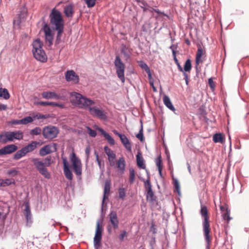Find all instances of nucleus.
Instances as JSON below:
<instances>
[{"label":"nucleus","mask_w":249,"mask_h":249,"mask_svg":"<svg viewBox=\"0 0 249 249\" xmlns=\"http://www.w3.org/2000/svg\"><path fill=\"white\" fill-rule=\"evenodd\" d=\"M50 24L47 23L44 17L42 18L43 27L42 30L44 33L45 42L49 47L53 44L54 32H56L55 45H58L62 40V36L64 31L65 22L62 13L55 8H53L49 15Z\"/></svg>","instance_id":"1"},{"label":"nucleus","mask_w":249,"mask_h":249,"mask_svg":"<svg viewBox=\"0 0 249 249\" xmlns=\"http://www.w3.org/2000/svg\"><path fill=\"white\" fill-rule=\"evenodd\" d=\"M70 97L72 105L80 108L88 109L93 116H96L101 120H107V116L103 110L96 107H91L95 103L94 100L75 91L70 93Z\"/></svg>","instance_id":"2"},{"label":"nucleus","mask_w":249,"mask_h":249,"mask_svg":"<svg viewBox=\"0 0 249 249\" xmlns=\"http://www.w3.org/2000/svg\"><path fill=\"white\" fill-rule=\"evenodd\" d=\"M109 195L104 194L103 195L102 206L101 208L100 217L97 221L95 233L93 238V244L95 249H99L102 246V239L104 231L103 222L104 221L105 214L104 213V207H107L105 203L106 200L108 198Z\"/></svg>","instance_id":"3"},{"label":"nucleus","mask_w":249,"mask_h":249,"mask_svg":"<svg viewBox=\"0 0 249 249\" xmlns=\"http://www.w3.org/2000/svg\"><path fill=\"white\" fill-rule=\"evenodd\" d=\"M200 213L203 217L202 228L203 233L205 241L206 243V249H210L212 242V237L210 235L211 228L208 211L206 206L201 205Z\"/></svg>","instance_id":"4"},{"label":"nucleus","mask_w":249,"mask_h":249,"mask_svg":"<svg viewBox=\"0 0 249 249\" xmlns=\"http://www.w3.org/2000/svg\"><path fill=\"white\" fill-rule=\"evenodd\" d=\"M32 53L34 57L41 62H46L47 61V56L42 49L43 43L39 38L35 39L33 43Z\"/></svg>","instance_id":"5"},{"label":"nucleus","mask_w":249,"mask_h":249,"mask_svg":"<svg viewBox=\"0 0 249 249\" xmlns=\"http://www.w3.org/2000/svg\"><path fill=\"white\" fill-rule=\"evenodd\" d=\"M114 63L118 77L122 83H124L125 81L124 71L125 66L119 55H116Z\"/></svg>","instance_id":"6"},{"label":"nucleus","mask_w":249,"mask_h":249,"mask_svg":"<svg viewBox=\"0 0 249 249\" xmlns=\"http://www.w3.org/2000/svg\"><path fill=\"white\" fill-rule=\"evenodd\" d=\"M70 161L71 163L74 173L77 176H80L82 173V165L80 159L77 156L74 152H72L70 156Z\"/></svg>","instance_id":"7"},{"label":"nucleus","mask_w":249,"mask_h":249,"mask_svg":"<svg viewBox=\"0 0 249 249\" xmlns=\"http://www.w3.org/2000/svg\"><path fill=\"white\" fill-rule=\"evenodd\" d=\"M35 168L45 178L49 179L51 175L47 169L45 167L43 161L39 160L38 158H33L32 160Z\"/></svg>","instance_id":"8"},{"label":"nucleus","mask_w":249,"mask_h":249,"mask_svg":"<svg viewBox=\"0 0 249 249\" xmlns=\"http://www.w3.org/2000/svg\"><path fill=\"white\" fill-rule=\"evenodd\" d=\"M58 133L59 129L55 126H46L42 130V135L45 139H54L57 136Z\"/></svg>","instance_id":"9"},{"label":"nucleus","mask_w":249,"mask_h":249,"mask_svg":"<svg viewBox=\"0 0 249 249\" xmlns=\"http://www.w3.org/2000/svg\"><path fill=\"white\" fill-rule=\"evenodd\" d=\"M62 164L63 172L66 178L71 180L73 178L71 165L69 163L66 157L62 158Z\"/></svg>","instance_id":"10"},{"label":"nucleus","mask_w":249,"mask_h":249,"mask_svg":"<svg viewBox=\"0 0 249 249\" xmlns=\"http://www.w3.org/2000/svg\"><path fill=\"white\" fill-rule=\"evenodd\" d=\"M23 132L21 130L7 131L6 139L9 142H13L15 140L20 141L23 139Z\"/></svg>","instance_id":"11"},{"label":"nucleus","mask_w":249,"mask_h":249,"mask_svg":"<svg viewBox=\"0 0 249 249\" xmlns=\"http://www.w3.org/2000/svg\"><path fill=\"white\" fill-rule=\"evenodd\" d=\"M24 214L26 219V226L30 228L32 226L33 220L32 215L31 212L30 206L28 202L25 204V208L24 209Z\"/></svg>","instance_id":"12"},{"label":"nucleus","mask_w":249,"mask_h":249,"mask_svg":"<svg viewBox=\"0 0 249 249\" xmlns=\"http://www.w3.org/2000/svg\"><path fill=\"white\" fill-rule=\"evenodd\" d=\"M65 79L67 82L72 81L75 84L79 82V77L73 70H68L65 73Z\"/></svg>","instance_id":"13"},{"label":"nucleus","mask_w":249,"mask_h":249,"mask_svg":"<svg viewBox=\"0 0 249 249\" xmlns=\"http://www.w3.org/2000/svg\"><path fill=\"white\" fill-rule=\"evenodd\" d=\"M96 130L100 132L101 135L104 136L105 139L107 141L110 145H114L115 144V141L110 134L107 132L104 129L100 127L97 126Z\"/></svg>","instance_id":"14"},{"label":"nucleus","mask_w":249,"mask_h":249,"mask_svg":"<svg viewBox=\"0 0 249 249\" xmlns=\"http://www.w3.org/2000/svg\"><path fill=\"white\" fill-rule=\"evenodd\" d=\"M109 222L114 230L119 227V221L118 219L117 213L114 211H111L109 214Z\"/></svg>","instance_id":"15"},{"label":"nucleus","mask_w":249,"mask_h":249,"mask_svg":"<svg viewBox=\"0 0 249 249\" xmlns=\"http://www.w3.org/2000/svg\"><path fill=\"white\" fill-rule=\"evenodd\" d=\"M4 155H9L15 152L18 149V147L15 144H10L2 147Z\"/></svg>","instance_id":"16"},{"label":"nucleus","mask_w":249,"mask_h":249,"mask_svg":"<svg viewBox=\"0 0 249 249\" xmlns=\"http://www.w3.org/2000/svg\"><path fill=\"white\" fill-rule=\"evenodd\" d=\"M120 51L125 61H127L130 58L131 54L130 49L125 44H122Z\"/></svg>","instance_id":"17"},{"label":"nucleus","mask_w":249,"mask_h":249,"mask_svg":"<svg viewBox=\"0 0 249 249\" xmlns=\"http://www.w3.org/2000/svg\"><path fill=\"white\" fill-rule=\"evenodd\" d=\"M136 162L137 165L139 168L142 169H146L145 161L141 152L140 151L137 152L136 155Z\"/></svg>","instance_id":"18"},{"label":"nucleus","mask_w":249,"mask_h":249,"mask_svg":"<svg viewBox=\"0 0 249 249\" xmlns=\"http://www.w3.org/2000/svg\"><path fill=\"white\" fill-rule=\"evenodd\" d=\"M119 138L122 144L125 147V148L128 151H131V144L127 137L124 134H123Z\"/></svg>","instance_id":"19"},{"label":"nucleus","mask_w":249,"mask_h":249,"mask_svg":"<svg viewBox=\"0 0 249 249\" xmlns=\"http://www.w3.org/2000/svg\"><path fill=\"white\" fill-rule=\"evenodd\" d=\"M35 104L37 105H40L42 106H51L53 107H58L60 108H63L64 105L63 104H59L56 102H49V101H37L35 103Z\"/></svg>","instance_id":"20"},{"label":"nucleus","mask_w":249,"mask_h":249,"mask_svg":"<svg viewBox=\"0 0 249 249\" xmlns=\"http://www.w3.org/2000/svg\"><path fill=\"white\" fill-rule=\"evenodd\" d=\"M42 97L46 99H59L60 96L54 91H44L41 93Z\"/></svg>","instance_id":"21"},{"label":"nucleus","mask_w":249,"mask_h":249,"mask_svg":"<svg viewBox=\"0 0 249 249\" xmlns=\"http://www.w3.org/2000/svg\"><path fill=\"white\" fill-rule=\"evenodd\" d=\"M163 102L164 105L170 110L175 111V107L169 97L165 94L163 96Z\"/></svg>","instance_id":"22"},{"label":"nucleus","mask_w":249,"mask_h":249,"mask_svg":"<svg viewBox=\"0 0 249 249\" xmlns=\"http://www.w3.org/2000/svg\"><path fill=\"white\" fill-rule=\"evenodd\" d=\"M38 143V142L34 141L23 147L26 153H28L33 151L36 148Z\"/></svg>","instance_id":"23"},{"label":"nucleus","mask_w":249,"mask_h":249,"mask_svg":"<svg viewBox=\"0 0 249 249\" xmlns=\"http://www.w3.org/2000/svg\"><path fill=\"white\" fill-rule=\"evenodd\" d=\"M51 145L47 144L41 147L39 151V154L41 156H45L48 154H50L53 152L51 149Z\"/></svg>","instance_id":"24"},{"label":"nucleus","mask_w":249,"mask_h":249,"mask_svg":"<svg viewBox=\"0 0 249 249\" xmlns=\"http://www.w3.org/2000/svg\"><path fill=\"white\" fill-rule=\"evenodd\" d=\"M225 140V136L220 132L215 133L213 137V140L215 143H223Z\"/></svg>","instance_id":"25"},{"label":"nucleus","mask_w":249,"mask_h":249,"mask_svg":"<svg viewBox=\"0 0 249 249\" xmlns=\"http://www.w3.org/2000/svg\"><path fill=\"white\" fill-rule=\"evenodd\" d=\"M16 152L13 155V159L15 160H18L20 159L21 158L26 156L27 154L23 147L21 148L18 150H17Z\"/></svg>","instance_id":"26"},{"label":"nucleus","mask_w":249,"mask_h":249,"mask_svg":"<svg viewBox=\"0 0 249 249\" xmlns=\"http://www.w3.org/2000/svg\"><path fill=\"white\" fill-rule=\"evenodd\" d=\"M64 13L66 17L68 18L72 17L74 13L72 5L71 4L67 5L64 7Z\"/></svg>","instance_id":"27"},{"label":"nucleus","mask_w":249,"mask_h":249,"mask_svg":"<svg viewBox=\"0 0 249 249\" xmlns=\"http://www.w3.org/2000/svg\"><path fill=\"white\" fill-rule=\"evenodd\" d=\"M117 168L122 171V173H124L125 167V161L124 158L123 157H120L117 160Z\"/></svg>","instance_id":"28"},{"label":"nucleus","mask_w":249,"mask_h":249,"mask_svg":"<svg viewBox=\"0 0 249 249\" xmlns=\"http://www.w3.org/2000/svg\"><path fill=\"white\" fill-rule=\"evenodd\" d=\"M146 172L147 175V178L145 180L143 178H142L141 179L144 182V186L145 189H147V190H152V185L150 182V177H149V173L148 171L146 169Z\"/></svg>","instance_id":"29"},{"label":"nucleus","mask_w":249,"mask_h":249,"mask_svg":"<svg viewBox=\"0 0 249 249\" xmlns=\"http://www.w3.org/2000/svg\"><path fill=\"white\" fill-rule=\"evenodd\" d=\"M146 199L150 203H154V201H156L157 196L154 195L153 190H147L146 194Z\"/></svg>","instance_id":"30"},{"label":"nucleus","mask_w":249,"mask_h":249,"mask_svg":"<svg viewBox=\"0 0 249 249\" xmlns=\"http://www.w3.org/2000/svg\"><path fill=\"white\" fill-rule=\"evenodd\" d=\"M192 68L191 60L190 59L188 58L185 62L182 71H180L182 72H190Z\"/></svg>","instance_id":"31"},{"label":"nucleus","mask_w":249,"mask_h":249,"mask_svg":"<svg viewBox=\"0 0 249 249\" xmlns=\"http://www.w3.org/2000/svg\"><path fill=\"white\" fill-rule=\"evenodd\" d=\"M10 97V94L6 88H0V98H2L4 99L7 100Z\"/></svg>","instance_id":"32"},{"label":"nucleus","mask_w":249,"mask_h":249,"mask_svg":"<svg viewBox=\"0 0 249 249\" xmlns=\"http://www.w3.org/2000/svg\"><path fill=\"white\" fill-rule=\"evenodd\" d=\"M1 180H2L1 181V187H6L12 184H16V182L14 178L1 179Z\"/></svg>","instance_id":"33"},{"label":"nucleus","mask_w":249,"mask_h":249,"mask_svg":"<svg viewBox=\"0 0 249 249\" xmlns=\"http://www.w3.org/2000/svg\"><path fill=\"white\" fill-rule=\"evenodd\" d=\"M173 183L174 187V192H177L178 196H180V184L178 179L173 178Z\"/></svg>","instance_id":"34"},{"label":"nucleus","mask_w":249,"mask_h":249,"mask_svg":"<svg viewBox=\"0 0 249 249\" xmlns=\"http://www.w3.org/2000/svg\"><path fill=\"white\" fill-rule=\"evenodd\" d=\"M135 172L133 168H129V182L130 184H133L135 180Z\"/></svg>","instance_id":"35"},{"label":"nucleus","mask_w":249,"mask_h":249,"mask_svg":"<svg viewBox=\"0 0 249 249\" xmlns=\"http://www.w3.org/2000/svg\"><path fill=\"white\" fill-rule=\"evenodd\" d=\"M141 123H142V121H141ZM136 137L141 142H143L144 140V136H143L142 124H141V128L139 130V133L136 134Z\"/></svg>","instance_id":"36"},{"label":"nucleus","mask_w":249,"mask_h":249,"mask_svg":"<svg viewBox=\"0 0 249 249\" xmlns=\"http://www.w3.org/2000/svg\"><path fill=\"white\" fill-rule=\"evenodd\" d=\"M7 131H3L0 134V142L5 144L9 142L8 139H6Z\"/></svg>","instance_id":"37"},{"label":"nucleus","mask_w":249,"mask_h":249,"mask_svg":"<svg viewBox=\"0 0 249 249\" xmlns=\"http://www.w3.org/2000/svg\"><path fill=\"white\" fill-rule=\"evenodd\" d=\"M155 162L156 166L158 167V169H162L163 168V164L161 156L160 155L158 156L157 158L155 159Z\"/></svg>","instance_id":"38"},{"label":"nucleus","mask_w":249,"mask_h":249,"mask_svg":"<svg viewBox=\"0 0 249 249\" xmlns=\"http://www.w3.org/2000/svg\"><path fill=\"white\" fill-rule=\"evenodd\" d=\"M173 59H174V60L175 61V63L177 65L178 71H182V67L180 65V64L179 63L178 60V58L177 57V51H173Z\"/></svg>","instance_id":"39"},{"label":"nucleus","mask_w":249,"mask_h":249,"mask_svg":"<svg viewBox=\"0 0 249 249\" xmlns=\"http://www.w3.org/2000/svg\"><path fill=\"white\" fill-rule=\"evenodd\" d=\"M110 181L109 180H106L105 183L104 193L108 195L110 193Z\"/></svg>","instance_id":"40"},{"label":"nucleus","mask_w":249,"mask_h":249,"mask_svg":"<svg viewBox=\"0 0 249 249\" xmlns=\"http://www.w3.org/2000/svg\"><path fill=\"white\" fill-rule=\"evenodd\" d=\"M41 133V129L39 127H36L30 131V134L32 136H36L40 134Z\"/></svg>","instance_id":"41"},{"label":"nucleus","mask_w":249,"mask_h":249,"mask_svg":"<svg viewBox=\"0 0 249 249\" xmlns=\"http://www.w3.org/2000/svg\"><path fill=\"white\" fill-rule=\"evenodd\" d=\"M19 173V171H18L16 168H13L10 170H8L7 172V174L10 176L12 177H14L17 176Z\"/></svg>","instance_id":"42"},{"label":"nucleus","mask_w":249,"mask_h":249,"mask_svg":"<svg viewBox=\"0 0 249 249\" xmlns=\"http://www.w3.org/2000/svg\"><path fill=\"white\" fill-rule=\"evenodd\" d=\"M21 120L22 124H27L28 123H31L34 121V117L28 116L24 117L23 118L21 119Z\"/></svg>","instance_id":"43"},{"label":"nucleus","mask_w":249,"mask_h":249,"mask_svg":"<svg viewBox=\"0 0 249 249\" xmlns=\"http://www.w3.org/2000/svg\"><path fill=\"white\" fill-rule=\"evenodd\" d=\"M139 66L143 70H144L145 72L148 71H149L150 69L147 64L142 60H140L138 61Z\"/></svg>","instance_id":"44"},{"label":"nucleus","mask_w":249,"mask_h":249,"mask_svg":"<svg viewBox=\"0 0 249 249\" xmlns=\"http://www.w3.org/2000/svg\"><path fill=\"white\" fill-rule=\"evenodd\" d=\"M119 197L122 200H124L126 196V191L124 188H120L118 190Z\"/></svg>","instance_id":"45"},{"label":"nucleus","mask_w":249,"mask_h":249,"mask_svg":"<svg viewBox=\"0 0 249 249\" xmlns=\"http://www.w3.org/2000/svg\"><path fill=\"white\" fill-rule=\"evenodd\" d=\"M51 117V114H42L39 113L36 114V115L34 116V118H36L37 119H44L50 118Z\"/></svg>","instance_id":"46"},{"label":"nucleus","mask_w":249,"mask_h":249,"mask_svg":"<svg viewBox=\"0 0 249 249\" xmlns=\"http://www.w3.org/2000/svg\"><path fill=\"white\" fill-rule=\"evenodd\" d=\"M230 211L228 209H226V211L225 212L222 214L223 218L227 221V222L230 221V220L231 219V217L230 216Z\"/></svg>","instance_id":"47"},{"label":"nucleus","mask_w":249,"mask_h":249,"mask_svg":"<svg viewBox=\"0 0 249 249\" xmlns=\"http://www.w3.org/2000/svg\"><path fill=\"white\" fill-rule=\"evenodd\" d=\"M203 60L202 59V57H197L196 56L195 58V63H196V66L195 69L196 70V72L197 73L199 71L198 68V65L201 63H202Z\"/></svg>","instance_id":"48"},{"label":"nucleus","mask_w":249,"mask_h":249,"mask_svg":"<svg viewBox=\"0 0 249 249\" xmlns=\"http://www.w3.org/2000/svg\"><path fill=\"white\" fill-rule=\"evenodd\" d=\"M88 8H91L93 7L96 2V0H84Z\"/></svg>","instance_id":"49"},{"label":"nucleus","mask_w":249,"mask_h":249,"mask_svg":"<svg viewBox=\"0 0 249 249\" xmlns=\"http://www.w3.org/2000/svg\"><path fill=\"white\" fill-rule=\"evenodd\" d=\"M45 166L46 168V167L50 166L53 162V160L52 159V157L50 156L47 157L45 160L44 161H43Z\"/></svg>","instance_id":"50"},{"label":"nucleus","mask_w":249,"mask_h":249,"mask_svg":"<svg viewBox=\"0 0 249 249\" xmlns=\"http://www.w3.org/2000/svg\"><path fill=\"white\" fill-rule=\"evenodd\" d=\"M87 129L88 130V133L90 137L95 138L96 136L97 132L96 130L92 129L89 126H87Z\"/></svg>","instance_id":"51"},{"label":"nucleus","mask_w":249,"mask_h":249,"mask_svg":"<svg viewBox=\"0 0 249 249\" xmlns=\"http://www.w3.org/2000/svg\"><path fill=\"white\" fill-rule=\"evenodd\" d=\"M197 51L196 56L202 57L203 55L204 54V51L202 48L201 47V45L199 44L197 45Z\"/></svg>","instance_id":"52"},{"label":"nucleus","mask_w":249,"mask_h":249,"mask_svg":"<svg viewBox=\"0 0 249 249\" xmlns=\"http://www.w3.org/2000/svg\"><path fill=\"white\" fill-rule=\"evenodd\" d=\"M97 161L99 167L102 172L104 171L105 168V163L103 160H100V159L96 160Z\"/></svg>","instance_id":"53"},{"label":"nucleus","mask_w":249,"mask_h":249,"mask_svg":"<svg viewBox=\"0 0 249 249\" xmlns=\"http://www.w3.org/2000/svg\"><path fill=\"white\" fill-rule=\"evenodd\" d=\"M127 236V232L125 230H123L121 231V233L119 234V238L121 241H123L124 240V237Z\"/></svg>","instance_id":"54"},{"label":"nucleus","mask_w":249,"mask_h":249,"mask_svg":"<svg viewBox=\"0 0 249 249\" xmlns=\"http://www.w3.org/2000/svg\"><path fill=\"white\" fill-rule=\"evenodd\" d=\"M208 84L211 89L213 90L214 89L215 84L212 77L208 79Z\"/></svg>","instance_id":"55"},{"label":"nucleus","mask_w":249,"mask_h":249,"mask_svg":"<svg viewBox=\"0 0 249 249\" xmlns=\"http://www.w3.org/2000/svg\"><path fill=\"white\" fill-rule=\"evenodd\" d=\"M107 157L108 161H110V160H114L116 158V156L113 152H111V153L109 154L108 155H107Z\"/></svg>","instance_id":"56"},{"label":"nucleus","mask_w":249,"mask_h":249,"mask_svg":"<svg viewBox=\"0 0 249 249\" xmlns=\"http://www.w3.org/2000/svg\"><path fill=\"white\" fill-rule=\"evenodd\" d=\"M10 124L14 125H18L22 124V120H13L10 122Z\"/></svg>","instance_id":"57"},{"label":"nucleus","mask_w":249,"mask_h":249,"mask_svg":"<svg viewBox=\"0 0 249 249\" xmlns=\"http://www.w3.org/2000/svg\"><path fill=\"white\" fill-rule=\"evenodd\" d=\"M104 150L107 156L109 154L111 153V152H113L107 145L104 146Z\"/></svg>","instance_id":"58"},{"label":"nucleus","mask_w":249,"mask_h":249,"mask_svg":"<svg viewBox=\"0 0 249 249\" xmlns=\"http://www.w3.org/2000/svg\"><path fill=\"white\" fill-rule=\"evenodd\" d=\"M155 12L159 14V16L162 15L164 17H168V15L167 14L164 13V12L160 11L158 9H157L156 10H155Z\"/></svg>","instance_id":"59"},{"label":"nucleus","mask_w":249,"mask_h":249,"mask_svg":"<svg viewBox=\"0 0 249 249\" xmlns=\"http://www.w3.org/2000/svg\"><path fill=\"white\" fill-rule=\"evenodd\" d=\"M90 151V148L89 146H87L85 149V154H86L87 159H88L89 157Z\"/></svg>","instance_id":"60"},{"label":"nucleus","mask_w":249,"mask_h":249,"mask_svg":"<svg viewBox=\"0 0 249 249\" xmlns=\"http://www.w3.org/2000/svg\"><path fill=\"white\" fill-rule=\"evenodd\" d=\"M178 48V44H172L170 47L169 49L172 50V52L173 53V51H176V50Z\"/></svg>","instance_id":"61"},{"label":"nucleus","mask_w":249,"mask_h":249,"mask_svg":"<svg viewBox=\"0 0 249 249\" xmlns=\"http://www.w3.org/2000/svg\"><path fill=\"white\" fill-rule=\"evenodd\" d=\"M147 73L149 81L153 80L150 70L146 72Z\"/></svg>","instance_id":"62"},{"label":"nucleus","mask_w":249,"mask_h":249,"mask_svg":"<svg viewBox=\"0 0 249 249\" xmlns=\"http://www.w3.org/2000/svg\"><path fill=\"white\" fill-rule=\"evenodd\" d=\"M152 203L158 209L160 208V206L159 205V202L157 199H156V201H154V203Z\"/></svg>","instance_id":"63"},{"label":"nucleus","mask_w":249,"mask_h":249,"mask_svg":"<svg viewBox=\"0 0 249 249\" xmlns=\"http://www.w3.org/2000/svg\"><path fill=\"white\" fill-rule=\"evenodd\" d=\"M21 23V19L18 17L17 20H14L13 21V24H17L18 25H19Z\"/></svg>","instance_id":"64"}]
</instances>
